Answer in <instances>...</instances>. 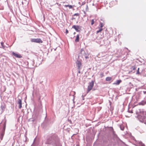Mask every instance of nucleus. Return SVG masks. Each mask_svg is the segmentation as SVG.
Wrapping results in <instances>:
<instances>
[{
	"label": "nucleus",
	"instance_id": "f257e3e1",
	"mask_svg": "<svg viewBox=\"0 0 146 146\" xmlns=\"http://www.w3.org/2000/svg\"><path fill=\"white\" fill-rule=\"evenodd\" d=\"M94 82L92 81L91 82L89 83V85L88 86L87 89V93H88L92 89L94 86Z\"/></svg>",
	"mask_w": 146,
	"mask_h": 146
},
{
	"label": "nucleus",
	"instance_id": "f03ea898",
	"mask_svg": "<svg viewBox=\"0 0 146 146\" xmlns=\"http://www.w3.org/2000/svg\"><path fill=\"white\" fill-rule=\"evenodd\" d=\"M80 54H81V56L82 58L84 57L86 59L89 58L88 55L85 53L84 50L83 49L80 50Z\"/></svg>",
	"mask_w": 146,
	"mask_h": 146
},
{
	"label": "nucleus",
	"instance_id": "7ed1b4c3",
	"mask_svg": "<svg viewBox=\"0 0 146 146\" xmlns=\"http://www.w3.org/2000/svg\"><path fill=\"white\" fill-rule=\"evenodd\" d=\"M31 41L32 42L36 43H42V40L39 38H32L31 40Z\"/></svg>",
	"mask_w": 146,
	"mask_h": 146
},
{
	"label": "nucleus",
	"instance_id": "20e7f679",
	"mask_svg": "<svg viewBox=\"0 0 146 146\" xmlns=\"http://www.w3.org/2000/svg\"><path fill=\"white\" fill-rule=\"evenodd\" d=\"M77 66V67L78 69H81L82 67V65L81 62L77 60L76 62Z\"/></svg>",
	"mask_w": 146,
	"mask_h": 146
},
{
	"label": "nucleus",
	"instance_id": "39448f33",
	"mask_svg": "<svg viewBox=\"0 0 146 146\" xmlns=\"http://www.w3.org/2000/svg\"><path fill=\"white\" fill-rule=\"evenodd\" d=\"M72 28L74 29L77 32H79L81 29L80 27L78 25H74L73 26Z\"/></svg>",
	"mask_w": 146,
	"mask_h": 146
},
{
	"label": "nucleus",
	"instance_id": "423d86ee",
	"mask_svg": "<svg viewBox=\"0 0 146 146\" xmlns=\"http://www.w3.org/2000/svg\"><path fill=\"white\" fill-rule=\"evenodd\" d=\"M12 54L16 57L17 58H20L22 57V56L20 54L15 53L14 52H12Z\"/></svg>",
	"mask_w": 146,
	"mask_h": 146
},
{
	"label": "nucleus",
	"instance_id": "0eeeda50",
	"mask_svg": "<svg viewBox=\"0 0 146 146\" xmlns=\"http://www.w3.org/2000/svg\"><path fill=\"white\" fill-rule=\"evenodd\" d=\"M6 120H5L4 121V127H3V131L1 133V135L2 136H3L4 135V134L5 131V127H6Z\"/></svg>",
	"mask_w": 146,
	"mask_h": 146
},
{
	"label": "nucleus",
	"instance_id": "6e6552de",
	"mask_svg": "<svg viewBox=\"0 0 146 146\" xmlns=\"http://www.w3.org/2000/svg\"><path fill=\"white\" fill-rule=\"evenodd\" d=\"M53 139L52 137H49L47 140L46 143L47 144H50L53 141Z\"/></svg>",
	"mask_w": 146,
	"mask_h": 146
},
{
	"label": "nucleus",
	"instance_id": "1a4fd4ad",
	"mask_svg": "<svg viewBox=\"0 0 146 146\" xmlns=\"http://www.w3.org/2000/svg\"><path fill=\"white\" fill-rule=\"evenodd\" d=\"M18 104L19 105V108L21 109L22 107V101L21 100L19 99L18 101Z\"/></svg>",
	"mask_w": 146,
	"mask_h": 146
},
{
	"label": "nucleus",
	"instance_id": "9d476101",
	"mask_svg": "<svg viewBox=\"0 0 146 146\" xmlns=\"http://www.w3.org/2000/svg\"><path fill=\"white\" fill-rule=\"evenodd\" d=\"M121 82V80H117L116 81V82L113 83V84H115L116 85H118Z\"/></svg>",
	"mask_w": 146,
	"mask_h": 146
},
{
	"label": "nucleus",
	"instance_id": "9b49d317",
	"mask_svg": "<svg viewBox=\"0 0 146 146\" xmlns=\"http://www.w3.org/2000/svg\"><path fill=\"white\" fill-rule=\"evenodd\" d=\"M79 35H78L76 37V39L75 40V42H79Z\"/></svg>",
	"mask_w": 146,
	"mask_h": 146
},
{
	"label": "nucleus",
	"instance_id": "f8f14e48",
	"mask_svg": "<svg viewBox=\"0 0 146 146\" xmlns=\"http://www.w3.org/2000/svg\"><path fill=\"white\" fill-rule=\"evenodd\" d=\"M64 6L65 7H69L70 9H72V8L73 6L72 5H65Z\"/></svg>",
	"mask_w": 146,
	"mask_h": 146
},
{
	"label": "nucleus",
	"instance_id": "ddd939ff",
	"mask_svg": "<svg viewBox=\"0 0 146 146\" xmlns=\"http://www.w3.org/2000/svg\"><path fill=\"white\" fill-rule=\"evenodd\" d=\"M6 108V105H1V109L3 110H4Z\"/></svg>",
	"mask_w": 146,
	"mask_h": 146
},
{
	"label": "nucleus",
	"instance_id": "4468645a",
	"mask_svg": "<svg viewBox=\"0 0 146 146\" xmlns=\"http://www.w3.org/2000/svg\"><path fill=\"white\" fill-rule=\"evenodd\" d=\"M112 79V78L111 77H108L106 78V81H110Z\"/></svg>",
	"mask_w": 146,
	"mask_h": 146
},
{
	"label": "nucleus",
	"instance_id": "2eb2a0df",
	"mask_svg": "<svg viewBox=\"0 0 146 146\" xmlns=\"http://www.w3.org/2000/svg\"><path fill=\"white\" fill-rule=\"evenodd\" d=\"M138 104L139 105H144V104L143 103V101L141 102H139Z\"/></svg>",
	"mask_w": 146,
	"mask_h": 146
},
{
	"label": "nucleus",
	"instance_id": "dca6fc26",
	"mask_svg": "<svg viewBox=\"0 0 146 146\" xmlns=\"http://www.w3.org/2000/svg\"><path fill=\"white\" fill-rule=\"evenodd\" d=\"M94 23V19H93L91 21V24L92 25H93Z\"/></svg>",
	"mask_w": 146,
	"mask_h": 146
},
{
	"label": "nucleus",
	"instance_id": "f3484780",
	"mask_svg": "<svg viewBox=\"0 0 146 146\" xmlns=\"http://www.w3.org/2000/svg\"><path fill=\"white\" fill-rule=\"evenodd\" d=\"M79 14L77 13H75L74 14V16H79Z\"/></svg>",
	"mask_w": 146,
	"mask_h": 146
},
{
	"label": "nucleus",
	"instance_id": "a211bd4d",
	"mask_svg": "<svg viewBox=\"0 0 146 146\" xmlns=\"http://www.w3.org/2000/svg\"><path fill=\"white\" fill-rule=\"evenodd\" d=\"M139 68H138L137 69V74H140L139 72Z\"/></svg>",
	"mask_w": 146,
	"mask_h": 146
},
{
	"label": "nucleus",
	"instance_id": "6ab92c4d",
	"mask_svg": "<svg viewBox=\"0 0 146 146\" xmlns=\"http://www.w3.org/2000/svg\"><path fill=\"white\" fill-rule=\"evenodd\" d=\"M68 33V31L67 29H66V34H67Z\"/></svg>",
	"mask_w": 146,
	"mask_h": 146
},
{
	"label": "nucleus",
	"instance_id": "aec40b11",
	"mask_svg": "<svg viewBox=\"0 0 146 146\" xmlns=\"http://www.w3.org/2000/svg\"><path fill=\"white\" fill-rule=\"evenodd\" d=\"M81 69H78V73L79 74H80L81 73V71H80V70Z\"/></svg>",
	"mask_w": 146,
	"mask_h": 146
},
{
	"label": "nucleus",
	"instance_id": "412c9836",
	"mask_svg": "<svg viewBox=\"0 0 146 146\" xmlns=\"http://www.w3.org/2000/svg\"><path fill=\"white\" fill-rule=\"evenodd\" d=\"M104 25L103 23H101V28H102L104 26Z\"/></svg>",
	"mask_w": 146,
	"mask_h": 146
},
{
	"label": "nucleus",
	"instance_id": "4be33fe9",
	"mask_svg": "<svg viewBox=\"0 0 146 146\" xmlns=\"http://www.w3.org/2000/svg\"><path fill=\"white\" fill-rule=\"evenodd\" d=\"M100 32V29L98 31H97V33H98Z\"/></svg>",
	"mask_w": 146,
	"mask_h": 146
},
{
	"label": "nucleus",
	"instance_id": "5701e85b",
	"mask_svg": "<svg viewBox=\"0 0 146 146\" xmlns=\"http://www.w3.org/2000/svg\"><path fill=\"white\" fill-rule=\"evenodd\" d=\"M143 103L144 104V105H145V104H146V101H143Z\"/></svg>",
	"mask_w": 146,
	"mask_h": 146
},
{
	"label": "nucleus",
	"instance_id": "b1692460",
	"mask_svg": "<svg viewBox=\"0 0 146 146\" xmlns=\"http://www.w3.org/2000/svg\"><path fill=\"white\" fill-rule=\"evenodd\" d=\"M121 129L122 130H123V129H124V127H123V128H121Z\"/></svg>",
	"mask_w": 146,
	"mask_h": 146
},
{
	"label": "nucleus",
	"instance_id": "393cba45",
	"mask_svg": "<svg viewBox=\"0 0 146 146\" xmlns=\"http://www.w3.org/2000/svg\"><path fill=\"white\" fill-rule=\"evenodd\" d=\"M136 69V68H135V67H134L133 68V70H135Z\"/></svg>",
	"mask_w": 146,
	"mask_h": 146
},
{
	"label": "nucleus",
	"instance_id": "a878e982",
	"mask_svg": "<svg viewBox=\"0 0 146 146\" xmlns=\"http://www.w3.org/2000/svg\"><path fill=\"white\" fill-rule=\"evenodd\" d=\"M131 113H133V111H131Z\"/></svg>",
	"mask_w": 146,
	"mask_h": 146
},
{
	"label": "nucleus",
	"instance_id": "bb28decb",
	"mask_svg": "<svg viewBox=\"0 0 146 146\" xmlns=\"http://www.w3.org/2000/svg\"><path fill=\"white\" fill-rule=\"evenodd\" d=\"M101 31H102V29L101 28Z\"/></svg>",
	"mask_w": 146,
	"mask_h": 146
},
{
	"label": "nucleus",
	"instance_id": "cd10ccee",
	"mask_svg": "<svg viewBox=\"0 0 146 146\" xmlns=\"http://www.w3.org/2000/svg\"><path fill=\"white\" fill-rule=\"evenodd\" d=\"M75 32L74 33V34H75Z\"/></svg>",
	"mask_w": 146,
	"mask_h": 146
}]
</instances>
